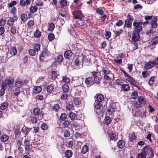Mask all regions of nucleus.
I'll return each mask as SVG.
<instances>
[{
  "label": "nucleus",
  "instance_id": "bf43d9fd",
  "mask_svg": "<svg viewBox=\"0 0 158 158\" xmlns=\"http://www.w3.org/2000/svg\"><path fill=\"white\" fill-rule=\"evenodd\" d=\"M21 18L23 21H25L27 19V15L26 14H23L21 15Z\"/></svg>",
  "mask_w": 158,
  "mask_h": 158
},
{
  "label": "nucleus",
  "instance_id": "6ab92c4d",
  "mask_svg": "<svg viewBox=\"0 0 158 158\" xmlns=\"http://www.w3.org/2000/svg\"><path fill=\"white\" fill-rule=\"evenodd\" d=\"M17 51L15 47H13L10 51V53L11 56H15L17 53Z\"/></svg>",
  "mask_w": 158,
  "mask_h": 158
},
{
  "label": "nucleus",
  "instance_id": "4c0bfd02",
  "mask_svg": "<svg viewBox=\"0 0 158 158\" xmlns=\"http://www.w3.org/2000/svg\"><path fill=\"white\" fill-rule=\"evenodd\" d=\"M62 89L63 92H67L69 89V87L68 85L64 84L62 86Z\"/></svg>",
  "mask_w": 158,
  "mask_h": 158
},
{
  "label": "nucleus",
  "instance_id": "aec40b11",
  "mask_svg": "<svg viewBox=\"0 0 158 158\" xmlns=\"http://www.w3.org/2000/svg\"><path fill=\"white\" fill-rule=\"evenodd\" d=\"M31 128L27 127L26 126H24L22 129V131L23 133L25 135H27L28 132L31 130Z\"/></svg>",
  "mask_w": 158,
  "mask_h": 158
},
{
  "label": "nucleus",
  "instance_id": "393cba45",
  "mask_svg": "<svg viewBox=\"0 0 158 158\" xmlns=\"http://www.w3.org/2000/svg\"><path fill=\"white\" fill-rule=\"evenodd\" d=\"M38 10V7L36 6H31L29 10L30 11L33 13H34L37 12Z\"/></svg>",
  "mask_w": 158,
  "mask_h": 158
},
{
  "label": "nucleus",
  "instance_id": "a211bd4d",
  "mask_svg": "<svg viewBox=\"0 0 158 158\" xmlns=\"http://www.w3.org/2000/svg\"><path fill=\"white\" fill-rule=\"evenodd\" d=\"M94 106L95 109H99L102 107V104L101 102H99L98 101H96V100L94 104Z\"/></svg>",
  "mask_w": 158,
  "mask_h": 158
},
{
  "label": "nucleus",
  "instance_id": "9d476101",
  "mask_svg": "<svg viewBox=\"0 0 158 158\" xmlns=\"http://www.w3.org/2000/svg\"><path fill=\"white\" fill-rule=\"evenodd\" d=\"M139 33L135 32L133 34L132 37V41H137L139 40Z\"/></svg>",
  "mask_w": 158,
  "mask_h": 158
},
{
  "label": "nucleus",
  "instance_id": "7ed1b4c3",
  "mask_svg": "<svg viewBox=\"0 0 158 158\" xmlns=\"http://www.w3.org/2000/svg\"><path fill=\"white\" fill-rule=\"evenodd\" d=\"M30 141L31 138L30 137H28L24 140L23 144L24 145L25 149L26 151H29L30 149Z\"/></svg>",
  "mask_w": 158,
  "mask_h": 158
},
{
  "label": "nucleus",
  "instance_id": "ddd939ff",
  "mask_svg": "<svg viewBox=\"0 0 158 158\" xmlns=\"http://www.w3.org/2000/svg\"><path fill=\"white\" fill-rule=\"evenodd\" d=\"M72 126L75 128L76 130L77 129H79L81 128V127L80 124V123H78L76 121H75L72 124Z\"/></svg>",
  "mask_w": 158,
  "mask_h": 158
},
{
  "label": "nucleus",
  "instance_id": "de8ad7c7",
  "mask_svg": "<svg viewBox=\"0 0 158 158\" xmlns=\"http://www.w3.org/2000/svg\"><path fill=\"white\" fill-rule=\"evenodd\" d=\"M69 116L71 120H73L75 118L76 115L74 113L71 112L69 113Z\"/></svg>",
  "mask_w": 158,
  "mask_h": 158
},
{
  "label": "nucleus",
  "instance_id": "338daca9",
  "mask_svg": "<svg viewBox=\"0 0 158 158\" xmlns=\"http://www.w3.org/2000/svg\"><path fill=\"white\" fill-rule=\"evenodd\" d=\"M70 133L69 131L66 130L64 132V136L65 137H69L70 136Z\"/></svg>",
  "mask_w": 158,
  "mask_h": 158
},
{
  "label": "nucleus",
  "instance_id": "b1692460",
  "mask_svg": "<svg viewBox=\"0 0 158 158\" xmlns=\"http://www.w3.org/2000/svg\"><path fill=\"white\" fill-rule=\"evenodd\" d=\"M58 76V74L56 71H52L50 74V77L52 80L55 79Z\"/></svg>",
  "mask_w": 158,
  "mask_h": 158
},
{
  "label": "nucleus",
  "instance_id": "774afa93",
  "mask_svg": "<svg viewBox=\"0 0 158 158\" xmlns=\"http://www.w3.org/2000/svg\"><path fill=\"white\" fill-rule=\"evenodd\" d=\"M60 3L62 6H65L67 5V1L65 0H62L60 2Z\"/></svg>",
  "mask_w": 158,
  "mask_h": 158
},
{
  "label": "nucleus",
  "instance_id": "58836bf2",
  "mask_svg": "<svg viewBox=\"0 0 158 158\" xmlns=\"http://www.w3.org/2000/svg\"><path fill=\"white\" fill-rule=\"evenodd\" d=\"M60 109V106L58 104H54L52 108V110L55 111L56 112L57 111Z\"/></svg>",
  "mask_w": 158,
  "mask_h": 158
},
{
  "label": "nucleus",
  "instance_id": "8fccbe9b",
  "mask_svg": "<svg viewBox=\"0 0 158 158\" xmlns=\"http://www.w3.org/2000/svg\"><path fill=\"white\" fill-rule=\"evenodd\" d=\"M53 86L51 85H49L47 87V91L49 93L52 92L53 91Z\"/></svg>",
  "mask_w": 158,
  "mask_h": 158
},
{
  "label": "nucleus",
  "instance_id": "9b49d317",
  "mask_svg": "<svg viewBox=\"0 0 158 158\" xmlns=\"http://www.w3.org/2000/svg\"><path fill=\"white\" fill-rule=\"evenodd\" d=\"M125 145V142L123 140H120L118 141L117 143V146L119 148H123Z\"/></svg>",
  "mask_w": 158,
  "mask_h": 158
},
{
  "label": "nucleus",
  "instance_id": "680f3d73",
  "mask_svg": "<svg viewBox=\"0 0 158 158\" xmlns=\"http://www.w3.org/2000/svg\"><path fill=\"white\" fill-rule=\"evenodd\" d=\"M35 4L37 6H41L44 4V2L41 0H37L35 2Z\"/></svg>",
  "mask_w": 158,
  "mask_h": 158
},
{
  "label": "nucleus",
  "instance_id": "e433bc0d",
  "mask_svg": "<svg viewBox=\"0 0 158 158\" xmlns=\"http://www.w3.org/2000/svg\"><path fill=\"white\" fill-rule=\"evenodd\" d=\"M110 73V71L107 68L103 69L102 71V74L107 75V74H111Z\"/></svg>",
  "mask_w": 158,
  "mask_h": 158
},
{
  "label": "nucleus",
  "instance_id": "20e7f679",
  "mask_svg": "<svg viewBox=\"0 0 158 158\" xmlns=\"http://www.w3.org/2000/svg\"><path fill=\"white\" fill-rule=\"evenodd\" d=\"M92 73V77L93 78H94V82L98 84L99 83L101 80L100 78L98 77V72L94 71Z\"/></svg>",
  "mask_w": 158,
  "mask_h": 158
},
{
  "label": "nucleus",
  "instance_id": "412c9836",
  "mask_svg": "<svg viewBox=\"0 0 158 158\" xmlns=\"http://www.w3.org/2000/svg\"><path fill=\"white\" fill-rule=\"evenodd\" d=\"M114 107L112 106H110L108 108L107 112V114L109 115L112 114L114 111Z\"/></svg>",
  "mask_w": 158,
  "mask_h": 158
},
{
  "label": "nucleus",
  "instance_id": "cd10ccee",
  "mask_svg": "<svg viewBox=\"0 0 158 158\" xmlns=\"http://www.w3.org/2000/svg\"><path fill=\"white\" fill-rule=\"evenodd\" d=\"M93 82L92 78L91 77H89L86 78L85 82L86 84L87 85H89L91 84Z\"/></svg>",
  "mask_w": 158,
  "mask_h": 158
},
{
  "label": "nucleus",
  "instance_id": "f3484780",
  "mask_svg": "<svg viewBox=\"0 0 158 158\" xmlns=\"http://www.w3.org/2000/svg\"><path fill=\"white\" fill-rule=\"evenodd\" d=\"M128 77L129 78V79H127V81H129V83L133 86L135 87L137 86L136 84L134 82V80L133 78H132L130 76Z\"/></svg>",
  "mask_w": 158,
  "mask_h": 158
},
{
  "label": "nucleus",
  "instance_id": "bb28decb",
  "mask_svg": "<svg viewBox=\"0 0 158 158\" xmlns=\"http://www.w3.org/2000/svg\"><path fill=\"white\" fill-rule=\"evenodd\" d=\"M14 22L15 21L12 18L10 17L7 20V25L10 26H13V25L14 24Z\"/></svg>",
  "mask_w": 158,
  "mask_h": 158
},
{
  "label": "nucleus",
  "instance_id": "4be33fe9",
  "mask_svg": "<svg viewBox=\"0 0 158 158\" xmlns=\"http://www.w3.org/2000/svg\"><path fill=\"white\" fill-rule=\"evenodd\" d=\"M95 97L96 98V101H98L99 102H101L104 100V97L102 94L96 95Z\"/></svg>",
  "mask_w": 158,
  "mask_h": 158
},
{
  "label": "nucleus",
  "instance_id": "a19ab883",
  "mask_svg": "<svg viewBox=\"0 0 158 158\" xmlns=\"http://www.w3.org/2000/svg\"><path fill=\"white\" fill-rule=\"evenodd\" d=\"M40 45L39 44H35L34 47V50L36 52H38L40 50Z\"/></svg>",
  "mask_w": 158,
  "mask_h": 158
},
{
  "label": "nucleus",
  "instance_id": "a18cd8bd",
  "mask_svg": "<svg viewBox=\"0 0 158 158\" xmlns=\"http://www.w3.org/2000/svg\"><path fill=\"white\" fill-rule=\"evenodd\" d=\"M122 88L124 91H128L130 89L129 86L127 84L122 85Z\"/></svg>",
  "mask_w": 158,
  "mask_h": 158
},
{
  "label": "nucleus",
  "instance_id": "423d86ee",
  "mask_svg": "<svg viewBox=\"0 0 158 158\" xmlns=\"http://www.w3.org/2000/svg\"><path fill=\"white\" fill-rule=\"evenodd\" d=\"M5 82L10 88L12 89L13 87V85L14 83V80L12 78H9L6 79Z\"/></svg>",
  "mask_w": 158,
  "mask_h": 158
},
{
  "label": "nucleus",
  "instance_id": "1a4fd4ad",
  "mask_svg": "<svg viewBox=\"0 0 158 158\" xmlns=\"http://www.w3.org/2000/svg\"><path fill=\"white\" fill-rule=\"evenodd\" d=\"M157 19L156 17H155L153 19H152L150 23L152 28H155L157 27Z\"/></svg>",
  "mask_w": 158,
  "mask_h": 158
},
{
  "label": "nucleus",
  "instance_id": "4468645a",
  "mask_svg": "<svg viewBox=\"0 0 158 158\" xmlns=\"http://www.w3.org/2000/svg\"><path fill=\"white\" fill-rule=\"evenodd\" d=\"M73 53L70 50H69L65 52L64 56L66 59H69L72 55Z\"/></svg>",
  "mask_w": 158,
  "mask_h": 158
},
{
  "label": "nucleus",
  "instance_id": "0eeeda50",
  "mask_svg": "<svg viewBox=\"0 0 158 158\" xmlns=\"http://www.w3.org/2000/svg\"><path fill=\"white\" fill-rule=\"evenodd\" d=\"M34 114L35 115H38L40 119H41L43 117V114L40 112L39 108H35L33 110Z\"/></svg>",
  "mask_w": 158,
  "mask_h": 158
},
{
  "label": "nucleus",
  "instance_id": "f8f14e48",
  "mask_svg": "<svg viewBox=\"0 0 158 158\" xmlns=\"http://www.w3.org/2000/svg\"><path fill=\"white\" fill-rule=\"evenodd\" d=\"M31 1L30 0H21L20 2V4L22 6H27L29 5L31 3Z\"/></svg>",
  "mask_w": 158,
  "mask_h": 158
},
{
  "label": "nucleus",
  "instance_id": "72a5a7b5",
  "mask_svg": "<svg viewBox=\"0 0 158 158\" xmlns=\"http://www.w3.org/2000/svg\"><path fill=\"white\" fill-rule=\"evenodd\" d=\"M8 104L7 102H3L1 104L0 109L1 110H4L8 106Z\"/></svg>",
  "mask_w": 158,
  "mask_h": 158
},
{
  "label": "nucleus",
  "instance_id": "c9c22d12",
  "mask_svg": "<svg viewBox=\"0 0 158 158\" xmlns=\"http://www.w3.org/2000/svg\"><path fill=\"white\" fill-rule=\"evenodd\" d=\"M82 99L79 98H76L74 99V102L75 105H78L81 104Z\"/></svg>",
  "mask_w": 158,
  "mask_h": 158
},
{
  "label": "nucleus",
  "instance_id": "f257e3e1",
  "mask_svg": "<svg viewBox=\"0 0 158 158\" xmlns=\"http://www.w3.org/2000/svg\"><path fill=\"white\" fill-rule=\"evenodd\" d=\"M143 24L142 22H138L137 21H135L133 23L134 27V29L136 32H140L142 30Z\"/></svg>",
  "mask_w": 158,
  "mask_h": 158
},
{
  "label": "nucleus",
  "instance_id": "c756f323",
  "mask_svg": "<svg viewBox=\"0 0 158 158\" xmlns=\"http://www.w3.org/2000/svg\"><path fill=\"white\" fill-rule=\"evenodd\" d=\"M73 109V104L72 102H69L67 105L66 109L69 110H72Z\"/></svg>",
  "mask_w": 158,
  "mask_h": 158
},
{
  "label": "nucleus",
  "instance_id": "13d9d810",
  "mask_svg": "<svg viewBox=\"0 0 158 158\" xmlns=\"http://www.w3.org/2000/svg\"><path fill=\"white\" fill-rule=\"evenodd\" d=\"M146 156L147 155L143 152L139 153L138 155L139 158H146Z\"/></svg>",
  "mask_w": 158,
  "mask_h": 158
},
{
  "label": "nucleus",
  "instance_id": "473e14b6",
  "mask_svg": "<svg viewBox=\"0 0 158 158\" xmlns=\"http://www.w3.org/2000/svg\"><path fill=\"white\" fill-rule=\"evenodd\" d=\"M152 44L155 45L158 43V36H156L154 37L151 41Z\"/></svg>",
  "mask_w": 158,
  "mask_h": 158
},
{
  "label": "nucleus",
  "instance_id": "69168bd1",
  "mask_svg": "<svg viewBox=\"0 0 158 158\" xmlns=\"http://www.w3.org/2000/svg\"><path fill=\"white\" fill-rule=\"evenodd\" d=\"M67 118V115L65 113L62 114L60 117V119L63 121L65 120Z\"/></svg>",
  "mask_w": 158,
  "mask_h": 158
},
{
  "label": "nucleus",
  "instance_id": "f03ea898",
  "mask_svg": "<svg viewBox=\"0 0 158 158\" xmlns=\"http://www.w3.org/2000/svg\"><path fill=\"white\" fill-rule=\"evenodd\" d=\"M74 18L76 19H82L83 15L81 11L79 10H75L73 12Z\"/></svg>",
  "mask_w": 158,
  "mask_h": 158
},
{
  "label": "nucleus",
  "instance_id": "37998d69",
  "mask_svg": "<svg viewBox=\"0 0 158 158\" xmlns=\"http://www.w3.org/2000/svg\"><path fill=\"white\" fill-rule=\"evenodd\" d=\"M105 123L106 125H108L110 124L111 122V119L109 116H107L106 117L105 119Z\"/></svg>",
  "mask_w": 158,
  "mask_h": 158
},
{
  "label": "nucleus",
  "instance_id": "f704fd0d",
  "mask_svg": "<svg viewBox=\"0 0 158 158\" xmlns=\"http://www.w3.org/2000/svg\"><path fill=\"white\" fill-rule=\"evenodd\" d=\"M109 137L110 140H116L117 138V136L116 134L114 133H111Z\"/></svg>",
  "mask_w": 158,
  "mask_h": 158
},
{
  "label": "nucleus",
  "instance_id": "49530a36",
  "mask_svg": "<svg viewBox=\"0 0 158 158\" xmlns=\"http://www.w3.org/2000/svg\"><path fill=\"white\" fill-rule=\"evenodd\" d=\"M132 23L131 21L126 20L125 21V26L127 27L130 28L131 26Z\"/></svg>",
  "mask_w": 158,
  "mask_h": 158
},
{
  "label": "nucleus",
  "instance_id": "e2e57ef3",
  "mask_svg": "<svg viewBox=\"0 0 158 158\" xmlns=\"http://www.w3.org/2000/svg\"><path fill=\"white\" fill-rule=\"evenodd\" d=\"M63 80L66 83H68L70 81L69 78L66 76L63 77Z\"/></svg>",
  "mask_w": 158,
  "mask_h": 158
},
{
  "label": "nucleus",
  "instance_id": "052dcab7",
  "mask_svg": "<svg viewBox=\"0 0 158 158\" xmlns=\"http://www.w3.org/2000/svg\"><path fill=\"white\" fill-rule=\"evenodd\" d=\"M54 37L53 34L50 33L48 35V39L50 41H52L54 40Z\"/></svg>",
  "mask_w": 158,
  "mask_h": 158
},
{
  "label": "nucleus",
  "instance_id": "6e6552de",
  "mask_svg": "<svg viewBox=\"0 0 158 158\" xmlns=\"http://www.w3.org/2000/svg\"><path fill=\"white\" fill-rule=\"evenodd\" d=\"M152 150V148L150 146H147L144 147L143 148L142 151L147 155Z\"/></svg>",
  "mask_w": 158,
  "mask_h": 158
},
{
  "label": "nucleus",
  "instance_id": "4d7b16f0",
  "mask_svg": "<svg viewBox=\"0 0 158 158\" xmlns=\"http://www.w3.org/2000/svg\"><path fill=\"white\" fill-rule=\"evenodd\" d=\"M10 32L13 35H14L16 33V29L15 27L14 26H11L10 29Z\"/></svg>",
  "mask_w": 158,
  "mask_h": 158
},
{
  "label": "nucleus",
  "instance_id": "a878e982",
  "mask_svg": "<svg viewBox=\"0 0 158 158\" xmlns=\"http://www.w3.org/2000/svg\"><path fill=\"white\" fill-rule=\"evenodd\" d=\"M24 85V82L23 81H18L15 82V86L17 88H20Z\"/></svg>",
  "mask_w": 158,
  "mask_h": 158
},
{
  "label": "nucleus",
  "instance_id": "c85d7f7f",
  "mask_svg": "<svg viewBox=\"0 0 158 158\" xmlns=\"http://www.w3.org/2000/svg\"><path fill=\"white\" fill-rule=\"evenodd\" d=\"M41 87L40 86H36L34 89V92L35 93L38 94L42 90Z\"/></svg>",
  "mask_w": 158,
  "mask_h": 158
},
{
  "label": "nucleus",
  "instance_id": "09e8293b",
  "mask_svg": "<svg viewBox=\"0 0 158 158\" xmlns=\"http://www.w3.org/2000/svg\"><path fill=\"white\" fill-rule=\"evenodd\" d=\"M29 53L31 56H34L36 54V52L34 50L30 49L29 50Z\"/></svg>",
  "mask_w": 158,
  "mask_h": 158
},
{
  "label": "nucleus",
  "instance_id": "603ef678",
  "mask_svg": "<svg viewBox=\"0 0 158 158\" xmlns=\"http://www.w3.org/2000/svg\"><path fill=\"white\" fill-rule=\"evenodd\" d=\"M6 23V20L3 19H2L0 20V26L1 27H4Z\"/></svg>",
  "mask_w": 158,
  "mask_h": 158
},
{
  "label": "nucleus",
  "instance_id": "7c9ffc66",
  "mask_svg": "<svg viewBox=\"0 0 158 158\" xmlns=\"http://www.w3.org/2000/svg\"><path fill=\"white\" fill-rule=\"evenodd\" d=\"M8 139L9 137L6 135H3L1 137V140L3 142H6Z\"/></svg>",
  "mask_w": 158,
  "mask_h": 158
},
{
  "label": "nucleus",
  "instance_id": "c03bdc74",
  "mask_svg": "<svg viewBox=\"0 0 158 158\" xmlns=\"http://www.w3.org/2000/svg\"><path fill=\"white\" fill-rule=\"evenodd\" d=\"M20 92L21 91L19 88H16L15 89L14 95L15 96H17L19 95Z\"/></svg>",
  "mask_w": 158,
  "mask_h": 158
},
{
  "label": "nucleus",
  "instance_id": "79ce46f5",
  "mask_svg": "<svg viewBox=\"0 0 158 158\" xmlns=\"http://www.w3.org/2000/svg\"><path fill=\"white\" fill-rule=\"evenodd\" d=\"M88 151V148L86 145H85L82 148V152L83 154L86 153Z\"/></svg>",
  "mask_w": 158,
  "mask_h": 158
},
{
  "label": "nucleus",
  "instance_id": "3c124183",
  "mask_svg": "<svg viewBox=\"0 0 158 158\" xmlns=\"http://www.w3.org/2000/svg\"><path fill=\"white\" fill-rule=\"evenodd\" d=\"M34 35L35 37L39 38L41 36V33L39 30H36Z\"/></svg>",
  "mask_w": 158,
  "mask_h": 158
},
{
  "label": "nucleus",
  "instance_id": "39448f33",
  "mask_svg": "<svg viewBox=\"0 0 158 158\" xmlns=\"http://www.w3.org/2000/svg\"><path fill=\"white\" fill-rule=\"evenodd\" d=\"M48 55L47 49L46 48L43 49L41 53L40 56V60L41 61H43L45 57L47 56Z\"/></svg>",
  "mask_w": 158,
  "mask_h": 158
},
{
  "label": "nucleus",
  "instance_id": "2f4dec72",
  "mask_svg": "<svg viewBox=\"0 0 158 158\" xmlns=\"http://www.w3.org/2000/svg\"><path fill=\"white\" fill-rule=\"evenodd\" d=\"M104 80L105 81L103 82V83L105 84H106L107 83V82H106V81H110L111 79L110 77L109 76L107 75H105L103 77Z\"/></svg>",
  "mask_w": 158,
  "mask_h": 158
},
{
  "label": "nucleus",
  "instance_id": "864d4df0",
  "mask_svg": "<svg viewBox=\"0 0 158 158\" xmlns=\"http://www.w3.org/2000/svg\"><path fill=\"white\" fill-rule=\"evenodd\" d=\"M63 57L62 55H60L58 56L57 57L56 60L59 62H62L63 60Z\"/></svg>",
  "mask_w": 158,
  "mask_h": 158
},
{
  "label": "nucleus",
  "instance_id": "ea45409f",
  "mask_svg": "<svg viewBox=\"0 0 158 158\" xmlns=\"http://www.w3.org/2000/svg\"><path fill=\"white\" fill-rule=\"evenodd\" d=\"M131 96L132 98L134 99H136L138 97V93L136 91L133 92L131 94Z\"/></svg>",
  "mask_w": 158,
  "mask_h": 158
},
{
  "label": "nucleus",
  "instance_id": "5701e85b",
  "mask_svg": "<svg viewBox=\"0 0 158 158\" xmlns=\"http://www.w3.org/2000/svg\"><path fill=\"white\" fill-rule=\"evenodd\" d=\"M73 155V152L70 150H67L65 153V156L67 158H70Z\"/></svg>",
  "mask_w": 158,
  "mask_h": 158
},
{
  "label": "nucleus",
  "instance_id": "5fc2aeb1",
  "mask_svg": "<svg viewBox=\"0 0 158 158\" xmlns=\"http://www.w3.org/2000/svg\"><path fill=\"white\" fill-rule=\"evenodd\" d=\"M138 100L140 103L142 104H145V102L144 98L142 96H140L138 98Z\"/></svg>",
  "mask_w": 158,
  "mask_h": 158
},
{
  "label": "nucleus",
  "instance_id": "6e6d98bb",
  "mask_svg": "<svg viewBox=\"0 0 158 158\" xmlns=\"http://www.w3.org/2000/svg\"><path fill=\"white\" fill-rule=\"evenodd\" d=\"M122 60L121 59H115L114 60L115 63L117 65L120 64L122 62Z\"/></svg>",
  "mask_w": 158,
  "mask_h": 158
},
{
  "label": "nucleus",
  "instance_id": "0e129e2a",
  "mask_svg": "<svg viewBox=\"0 0 158 158\" xmlns=\"http://www.w3.org/2000/svg\"><path fill=\"white\" fill-rule=\"evenodd\" d=\"M55 27V26L54 24L52 23L50 24L48 28V30L49 31H53Z\"/></svg>",
  "mask_w": 158,
  "mask_h": 158
},
{
  "label": "nucleus",
  "instance_id": "dca6fc26",
  "mask_svg": "<svg viewBox=\"0 0 158 158\" xmlns=\"http://www.w3.org/2000/svg\"><path fill=\"white\" fill-rule=\"evenodd\" d=\"M28 120L29 122L33 124L36 123L37 122V117L33 116H30Z\"/></svg>",
  "mask_w": 158,
  "mask_h": 158
},
{
  "label": "nucleus",
  "instance_id": "2eb2a0df",
  "mask_svg": "<svg viewBox=\"0 0 158 158\" xmlns=\"http://www.w3.org/2000/svg\"><path fill=\"white\" fill-rule=\"evenodd\" d=\"M153 66V64L151 61H150L146 63L144 65V68L147 69L152 68Z\"/></svg>",
  "mask_w": 158,
  "mask_h": 158
}]
</instances>
